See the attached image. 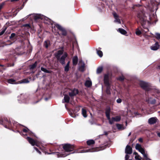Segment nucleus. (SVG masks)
<instances>
[{"instance_id": "1", "label": "nucleus", "mask_w": 160, "mask_h": 160, "mask_svg": "<svg viewBox=\"0 0 160 160\" xmlns=\"http://www.w3.org/2000/svg\"><path fill=\"white\" fill-rule=\"evenodd\" d=\"M0 124L3 125L6 128H12L11 122L10 120L8 119L7 118H4L3 119H0Z\"/></svg>"}, {"instance_id": "2", "label": "nucleus", "mask_w": 160, "mask_h": 160, "mask_svg": "<svg viewBox=\"0 0 160 160\" xmlns=\"http://www.w3.org/2000/svg\"><path fill=\"white\" fill-rule=\"evenodd\" d=\"M139 85L140 87L146 92H149L153 90L150 85L148 83L143 81L140 82Z\"/></svg>"}, {"instance_id": "3", "label": "nucleus", "mask_w": 160, "mask_h": 160, "mask_svg": "<svg viewBox=\"0 0 160 160\" xmlns=\"http://www.w3.org/2000/svg\"><path fill=\"white\" fill-rule=\"evenodd\" d=\"M112 73L111 72H108L106 73L104 75L103 81L105 85H108L110 84L109 81L110 79H112Z\"/></svg>"}, {"instance_id": "4", "label": "nucleus", "mask_w": 160, "mask_h": 160, "mask_svg": "<svg viewBox=\"0 0 160 160\" xmlns=\"http://www.w3.org/2000/svg\"><path fill=\"white\" fill-rule=\"evenodd\" d=\"M137 17L138 18L139 22L142 26L146 24L147 18L145 14L142 12L138 13L137 14Z\"/></svg>"}, {"instance_id": "5", "label": "nucleus", "mask_w": 160, "mask_h": 160, "mask_svg": "<svg viewBox=\"0 0 160 160\" xmlns=\"http://www.w3.org/2000/svg\"><path fill=\"white\" fill-rule=\"evenodd\" d=\"M62 147L64 150L67 152L72 151L75 148L74 145L68 143L63 144Z\"/></svg>"}, {"instance_id": "6", "label": "nucleus", "mask_w": 160, "mask_h": 160, "mask_svg": "<svg viewBox=\"0 0 160 160\" xmlns=\"http://www.w3.org/2000/svg\"><path fill=\"white\" fill-rule=\"evenodd\" d=\"M68 54L66 52H65L61 57L57 58V60L62 65H63L65 64V59L68 57Z\"/></svg>"}, {"instance_id": "7", "label": "nucleus", "mask_w": 160, "mask_h": 160, "mask_svg": "<svg viewBox=\"0 0 160 160\" xmlns=\"http://www.w3.org/2000/svg\"><path fill=\"white\" fill-rule=\"evenodd\" d=\"M70 90L71 91L69 92L68 95L71 99L73 100L74 97L76 96L79 93V91L78 89L75 88H74L73 89H70Z\"/></svg>"}, {"instance_id": "8", "label": "nucleus", "mask_w": 160, "mask_h": 160, "mask_svg": "<svg viewBox=\"0 0 160 160\" xmlns=\"http://www.w3.org/2000/svg\"><path fill=\"white\" fill-rule=\"evenodd\" d=\"M56 27L61 32V34L63 36H66L67 35V32L66 29L58 24H56L54 26V28Z\"/></svg>"}, {"instance_id": "9", "label": "nucleus", "mask_w": 160, "mask_h": 160, "mask_svg": "<svg viewBox=\"0 0 160 160\" xmlns=\"http://www.w3.org/2000/svg\"><path fill=\"white\" fill-rule=\"evenodd\" d=\"M111 111V109L110 108H107L105 110V114L106 116L107 119L109 121V123L110 124H112L113 123V122L114 121L112 119V120H111L110 118V112Z\"/></svg>"}, {"instance_id": "10", "label": "nucleus", "mask_w": 160, "mask_h": 160, "mask_svg": "<svg viewBox=\"0 0 160 160\" xmlns=\"http://www.w3.org/2000/svg\"><path fill=\"white\" fill-rule=\"evenodd\" d=\"M17 35L14 33H12L10 36L9 37V39L10 41H8V42H10V43H8V44H11L13 42H14L17 39Z\"/></svg>"}, {"instance_id": "11", "label": "nucleus", "mask_w": 160, "mask_h": 160, "mask_svg": "<svg viewBox=\"0 0 160 160\" xmlns=\"http://www.w3.org/2000/svg\"><path fill=\"white\" fill-rule=\"evenodd\" d=\"M27 139L29 143L32 146H34V145H36L38 146V143L37 141H35L32 138H30V137H28L27 138Z\"/></svg>"}, {"instance_id": "12", "label": "nucleus", "mask_w": 160, "mask_h": 160, "mask_svg": "<svg viewBox=\"0 0 160 160\" xmlns=\"http://www.w3.org/2000/svg\"><path fill=\"white\" fill-rule=\"evenodd\" d=\"M135 148L136 150H138L142 154H143L144 153V152H145L144 148H142L141 145L138 143H137L136 144Z\"/></svg>"}, {"instance_id": "13", "label": "nucleus", "mask_w": 160, "mask_h": 160, "mask_svg": "<svg viewBox=\"0 0 160 160\" xmlns=\"http://www.w3.org/2000/svg\"><path fill=\"white\" fill-rule=\"evenodd\" d=\"M132 148L129 145H127L125 148V152L127 154H131L132 153Z\"/></svg>"}, {"instance_id": "14", "label": "nucleus", "mask_w": 160, "mask_h": 160, "mask_svg": "<svg viewBox=\"0 0 160 160\" xmlns=\"http://www.w3.org/2000/svg\"><path fill=\"white\" fill-rule=\"evenodd\" d=\"M160 45L158 42L153 45L150 47V48L151 50L154 51H156L159 48Z\"/></svg>"}, {"instance_id": "15", "label": "nucleus", "mask_w": 160, "mask_h": 160, "mask_svg": "<svg viewBox=\"0 0 160 160\" xmlns=\"http://www.w3.org/2000/svg\"><path fill=\"white\" fill-rule=\"evenodd\" d=\"M157 118L155 117L151 118L148 120V123L150 124H153L156 123Z\"/></svg>"}, {"instance_id": "16", "label": "nucleus", "mask_w": 160, "mask_h": 160, "mask_svg": "<svg viewBox=\"0 0 160 160\" xmlns=\"http://www.w3.org/2000/svg\"><path fill=\"white\" fill-rule=\"evenodd\" d=\"M44 18V16L40 14H37L34 16V19L35 20L37 21L40 19H42Z\"/></svg>"}, {"instance_id": "17", "label": "nucleus", "mask_w": 160, "mask_h": 160, "mask_svg": "<svg viewBox=\"0 0 160 160\" xmlns=\"http://www.w3.org/2000/svg\"><path fill=\"white\" fill-rule=\"evenodd\" d=\"M72 61L73 65H76L78 61V57L77 56H74L72 58Z\"/></svg>"}, {"instance_id": "18", "label": "nucleus", "mask_w": 160, "mask_h": 160, "mask_svg": "<svg viewBox=\"0 0 160 160\" xmlns=\"http://www.w3.org/2000/svg\"><path fill=\"white\" fill-rule=\"evenodd\" d=\"M106 87V93L108 95H110L111 94V84H109L108 85H105Z\"/></svg>"}, {"instance_id": "19", "label": "nucleus", "mask_w": 160, "mask_h": 160, "mask_svg": "<svg viewBox=\"0 0 160 160\" xmlns=\"http://www.w3.org/2000/svg\"><path fill=\"white\" fill-rule=\"evenodd\" d=\"M63 50H59L58 51L57 53L55 54V56L56 58H57L61 57V55H62L63 54Z\"/></svg>"}, {"instance_id": "20", "label": "nucleus", "mask_w": 160, "mask_h": 160, "mask_svg": "<svg viewBox=\"0 0 160 160\" xmlns=\"http://www.w3.org/2000/svg\"><path fill=\"white\" fill-rule=\"evenodd\" d=\"M37 65V62L36 61L33 64L29 65V67L30 70H32L35 68Z\"/></svg>"}, {"instance_id": "21", "label": "nucleus", "mask_w": 160, "mask_h": 160, "mask_svg": "<svg viewBox=\"0 0 160 160\" xmlns=\"http://www.w3.org/2000/svg\"><path fill=\"white\" fill-rule=\"evenodd\" d=\"M70 98L69 96L68 95H64V102L68 103L69 102Z\"/></svg>"}, {"instance_id": "22", "label": "nucleus", "mask_w": 160, "mask_h": 160, "mask_svg": "<svg viewBox=\"0 0 160 160\" xmlns=\"http://www.w3.org/2000/svg\"><path fill=\"white\" fill-rule=\"evenodd\" d=\"M86 143L88 146H92L95 143V142L94 140L91 139L87 141Z\"/></svg>"}, {"instance_id": "23", "label": "nucleus", "mask_w": 160, "mask_h": 160, "mask_svg": "<svg viewBox=\"0 0 160 160\" xmlns=\"http://www.w3.org/2000/svg\"><path fill=\"white\" fill-rule=\"evenodd\" d=\"M148 102L151 104H154L156 103V100L155 99L150 98L148 99Z\"/></svg>"}, {"instance_id": "24", "label": "nucleus", "mask_w": 160, "mask_h": 160, "mask_svg": "<svg viewBox=\"0 0 160 160\" xmlns=\"http://www.w3.org/2000/svg\"><path fill=\"white\" fill-rule=\"evenodd\" d=\"M92 85V83L91 81L89 80H87L85 83L86 86L88 87H90Z\"/></svg>"}, {"instance_id": "25", "label": "nucleus", "mask_w": 160, "mask_h": 160, "mask_svg": "<svg viewBox=\"0 0 160 160\" xmlns=\"http://www.w3.org/2000/svg\"><path fill=\"white\" fill-rule=\"evenodd\" d=\"M118 31L121 34H122L125 35L126 34H127V31L125 30L122 28H119Z\"/></svg>"}, {"instance_id": "26", "label": "nucleus", "mask_w": 160, "mask_h": 160, "mask_svg": "<svg viewBox=\"0 0 160 160\" xmlns=\"http://www.w3.org/2000/svg\"><path fill=\"white\" fill-rule=\"evenodd\" d=\"M41 69L42 71L48 73H51L52 72V71L48 70L42 67L41 68Z\"/></svg>"}, {"instance_id": "27", "label": "nucleus", "mask_w": 160, "mask_h": 160, "mask_svg": "<svg viewBox=\"0 0 160 160\" xmlns=\"http://www.w3.org/2000/svg\"><path fill=\"white\" fill-rule=\"evenodd\" d=\"M97 54L100 57H102L103 56V53L100 50H98V49H96Z\"/></svg>"}, {"instance_id": "28", "label": "nucleus", "mask_w": 160, "mask_h": 160, "mask_svg": "<svg viewBox=\"0 0 160 160\" xmlns=\"http://www.w3.org/2000/svg\"><path fill=\"white\" fill-rule=\"evenodd\" d=\"M7 82L8 83L13 84L15 83L16 81L13 79L10 78L8 80Z\"/></svg>"}, {"instance_id": "29", "label": "nucleus", "mask_w": 160, "mask_h": 160, "mask_svg": "<svg viewBox=\"0 0 160 160\" xmlns=\"http://www.w3.org/2000/svg\"><path fill=\"white\" fill-rule=\"evenodd\" d=\"M82 114L83 115V116L85 117V118H86L87 117V111H86V110L84 109V108H82Z\"/></svg>"}, {"instance_id": "30", "label": "nucleus", "mask_w": 160, "mask_h": 160, "mask_svg": "<svg viewBox=\"0 0 160 160\" xmlns=\"http://www.w3.org/2000/svg\"><path fill=\"white\" fill-rule=\"evenodd\" d=\"M121 117L120 116H117L115 117H112V119L114 121L118 122L121 120Z\"/></svg>"}, {"instance_id": "31", "label": "nucleus", "mask_w": 160, "mask_h": 160, "mask_svg": "<svg viewBox=\"0 0 160 160\" xmlns=\"http://www.w3.org/2000/svg\"><path fill=\"white\" fill-rule=\"evenodd\" d=\"M7 29V27H4L2 29H1L0 31V36H2L4 34Z\"/></svg>"}, {"instance_id": "32", "label": "nucleus", "mask_w": 160, "mask_h": 160, "mask_svg": "<svg viewBox=\"0 0 160 160\" xmlns=\"http://www.w3.org/2000/svg\"><path fill=\"white\" fill-rule=\"evenodd\" d=\"M26 136L28 135L31 137H34L35 136L34 133H33L32 131L29 130L27 134L25 135Z\"/></svg>"}, {"instance_id": "33", "label": "nucleus", "mask_w": 160, "mask_h": 160, "mask_svg": "<svg viewBox=\"0 0 160 160\" xmlns=\"http://www.w3.org/2000/svg\"><path fill=\"white\" fill-rule=\"evenodd\" d=\"M85 64L83 63L79 68V70L81 72H83L85 70Z\"/></svg>"}, {"instance_id": "34", "label": "nucleus", "mask_w": 160, "mask_h": 160, "mask_svg": "<svg viewBox=\"0 0 160 160\" xmlns=\"http://www.w3.org/2000/svg\"><path fill=\"white\" fill-rule=\"evenodd\" d=\"M50 45L49 42L45 41L44 43V46L46 48H48V46Z\"/></svg>"}, {"instance_id": "35", "label": "nucleus", "mask_w": 160, "mask_h": 160, "mask_svg": "<svg viewBox=\"0 0 160 160\" xmlns=\"http://www.w3.org/2000/svg\"><path fill=\"white\" fill-rule=\"evenodd\" d=\"M103 68L102 67H98L97 70V74H100L102 71Z\"/></svg>"}, {"instance_id": "36", "label": "nucleus", "mask_w": 160, "mask_h": 160, "mask_svg": "<svg viewBox=\"0 0 160 160\" xmlns=\"http://www.w3.org/2000/svg\"><path fill=\"white\" fill-rule=\"evenodd\" d=\"M113 15L115 18L117 20V22H120V20L119 19H118V16L116 12L113 13Z\"/></svg>"}, {"instance_id": "37", "label": "nucleus", "mask_w": 160, "mask_h": 160, "mask_svg": "<svg viewBox=\"0 0 160 160\" xmlns=\"http://www.w3.org/2000/svg\"><path fill=\"white\" fill-rule=\"evenodd\" d=\"M21 83H28L29 81L27 78L23 79L20 81Z\"/></svg>"}, {"instance_id": "38", "label": "nucleus", "mask_w": 160, "mask_h": 160, "mask_svg": "<svg viewBox=\"0 0 160 160\" xmlns=\"http://www.w3.org/2000/svg\"><path fill=\"white\" fill-rule=\"evenodd\" d=\"M142 154L143 155V157L145 160H151V159H149V158H148L147 155V154H145V152H144V153H143V154Z\"/></svg>"}, {"instance_id": "39", "label": "nucleus", "mask_w": 160, "mask_h": 160, "mask_svg": "<svg viewBox=\"0 0 160 160\" xmlns=\"http://www.w3.org/2000/svg\"><path fill=\"white\" fill-rule=\"evenodd\" d=\"M116 126L118 129H121L122 127V125L118 123L116 124Z\"/></svg>"}, {"instance_id": "40", "label": "nucleus", "mask_w": 160, "mask_h": 160, "mask_svg": "<svg viewBox=\"0 0 160 160\" xmlns=\"http://www.w3.org/2000/svg\"><path fill=\"white\" fill-rule=\"evenodd\" d=\"M136 34L138 36H139L141 34L142 32H141L139 30V29H137L136 32H135Z\"/></svg>"}, {"instance_id": "41", "label": "nucleus", "mask_w": 160, "mask_h": 160, "mask_svg": "<svg viewBox=\"0 0 160 160\" xmlns=\"http://www.w3.org/2000/svg\"><path fill=\"white\" fill-rule=\"evenodd\" d=\"M69 69V66L66 65L64 67V71L66 72H68Z\"/></svg>"}, {"instance_id": "42", "label": "nucleus", "mask_w": 160, "mask_h": 160, "mask_svg": "<svg viewBox=\"0 0 160 160\" xmlns=\"http://www.w3.org/2000/svg\"><path fill=\"white\" fill-rule=\"evenodd\" d=\"M118 79L120 81H122L124 80V77L123 76L119 77Z\"/></svg>"}, {"instance_id": "43", "label": "nucleus", "mask_w": 160, "mask_h": 160, "mask_svg": "<svg viewBox=\"0 0 160 160\" xmlns=\"http://www.w3.org/2000/svg\"><path fill=\"white\" fill-rule=\"evenodd\" d=\"M29 130V129L25 127V128H23L22 129V131L23 132H25L27 134Z\"/></svg>"}, {"instance_id": "44", "label": "nucleus", "mask_w": 160, "mask_h": 160, "mask_svg": "<svg viewBox=\"0 0 160 160\" xmlns=\"http://www.w3.org/2000/svg\"><path fill=\"white\" fill-rule=\"evenodd\" d=\"M156 39H160V33H156Z\"/></svg>"}, {"instance_id": "45", "label": "nucleus", "mask_w": 160, "mask_h": 160, "mask_svg": "<svg viewBox=\"0 0 160 160\" xmlns=\"http://www.w3.org/2000/svg\"><path fill=\"white\" fill-rule=\"evenodd\" d=\"M135 158L138 160H141V158L140 156L138 155L137 156H136L135 157Z\"/></svg>"}, {"instance_id": "46", "label": "nucleus", "mask_w": 160, "mask_h": 160, "mask_svg": "<svg viewBox=\"0 0 160 160\" xmlns=\"http://www.w3.org/2000/svg\"><path fill=\"white\" fill-rule=\"evenodd\" d=\"M80 110V107L79 106H76L74 110L75 112H77Z\"/></svg>"}, {"instance_id": "47", "label": "nucleus", "mask_w": 160, "mask_h": 160, "mask_svg": "<svg viewBox=\"0 0 160 160\" xmlns=\"http://www.w3.org/2000/svg\"><path fill=\"white\" fill-rule=\"evenodd\" d=\"M34 149L37 151V152H38L39 154H41V152L36 147H34Z\"/></svg>"}, {"instance_id": "48", "label": "nucleus", "mask_w": 160, "mask_h": 160, "mask_svg": "<svg viewBox=\"0 0 160 160\" xmlns=\"http://www.w3.org/2000/svg\"><path fill=\"white\" fill-rule=\"evenodd\" d=\"M122 101V100L121 98H119L117 100L116 102L118 103H120Z\"/></svg>"}, {"instance_id": "49", "label": "nucleus", "mask_w": 160, "mask_h": 160, "mask_svg": "<svg viewBox=\"0 0 160 160\" xmlns=\"http://www.w3.org/2000/svg\"><path fill=\"white\" fill-rule=\"evenodd\" d=\"M97 149L96 148H92L91 149H89V151L91 152H93L96 151Z\"/></svg>"}, {"instance_id": "50", "label": "nucleus", "mask_w": 160, "mask_h": 160, "mask_svg": "<svg viewBox=\"0 0 160 160\" xmlns=\"http://www.w3.org/2000/svg\"><path fill=\"white\" fill-rule=\"evenodd\" d=\"M128 154H127L125 156V160H128L130 157L128 155Z\"/></svg>"}, {"instance_id": "51", "label": "nucleus", "mask_w": 160, "mask_h": 160, "mask_svg": "<svg viewBox=\"0 0 160 160\" xmlns=\"http://www.w3.org/2000/svg\"><path fill=\"white\" fill-rule=\"evenodd\" d=\"M45 19L47 21L49 22H50L51 23V24H52L51 22V20L49 18H48L47 17H46L45 18Z\"/></svg>"}, {"instance_id": "52", "label": "nucleus", "mask_w": 160, "mask_h": 160, "mask_svg": "<svg viewBox=\"0 0 160 160\" xmlns=\"http://www.w3.org/2000/svg\"><path fill=\"white\" fill-rule=\"evenodd\" d=\"M138 141L141 142H143V139L142 138H140L138 139Z\"/></svg>"}, {"instance_id": "53", "label": "nucleus", "mask_w": 160, "mask_h": 160, "mask_svg": "<svg viewBox=\"0 0 160 160\" xmlns=\"http://www.w3.org/2000/svg\"><path fill=\"white\" fill-rule=\"evenodd\" d=\"M25 27H30V25L29 24H25L24 25Z\"/></svg>"}, {"instance_id": "54", "label": "nucleus", "mask_w": 160, "mask_h": 160, "mask_svg": "<svg viewBox=\"0 0 160 160\" xmlns=\"http://www.w3.org/2000/svg\"><path fill=\"white\" fill-rule=\"evenodd\" d=\"M108 134V132H106V131H105L104 132V134L106 135H107Z\"/></svg>"}, {"instance_id": "55", "label": "nucleus", "mask_w": 160, "mask_h": 160, "mask_svg": "<svg viewBox=\"0 0 160 160\" xmlns=\"http://www.w3.org/2000/svg\"><path fill=\"white\" fill-rule=\"evenodd\" d=\"M70 63V61H68V62L67 63L66 65H68V66H69Z\"/></svg>"}, {"instance_id": "56", "label": "nucleus", "mask_w": 160, "mask_h": 160, "mask_svg": "<svg viewBox=\"0 0 160 160\" xmlns=\"http://www.w3.org/2000/svg\"><path fill=\"white\" fill-rule=\"evenodd\" d=\"M133 154L135 155H136V156H137L138 155V153L137 152H134Z\"/></svg>"}, {"instance_id": "57", "label": "nucleus", "mask_w": 160, "mask_h": 160, "mask_svg": "<svg viewBox=\"0 0 160 160\" xmlns=\"http://www.w3.org/2000/svg\"><path fill=\"white\" fill-rule=\"evenodd\" d=\"M60 155H61V157H65L66 156V155H65L64 154H61Z\"/></svg>"}, {"instance_id": "58", "label": "nucleus", "mask_w": 160, "mask_h": 160, "mask_svg": "<svg viewBox=\"0 0 160 160\" xmlns=\"http://www.w3.org/2000/svg\"><path fill=\"white\" fill-rule=\"evenodd\" d=\"M157 135L158 137L160 138V132H158L157 133Z\"/></svg>"}, {"instance_id": "59", "label": "nucleus", "mask_w": 160, "mask_h": 160, "mask_svg": "<svg viewBox=\"0 0 160 160\" xmlns=\"http://www.w3.org/2000/svg\"><path fill=\"white\" fill-rule=\"evenodd\" d=\"M18 132L20 133V134L21 135H22H22H23V134H22V131L20 132L19 131H18Z\"/></svg>"}, {"instance_id": "60", "label": "nucleus", "mask_w": 160, "mask_h": 160, "mask_svg": "<svg viewBox=\"0 0 160 160\" xmlns=\"http://www.w3.org/2000/svg\"><path fill=\"white\" fill-rule=\"evenodd\" d=\"M14 65V63H12V64L10 66H13Z\"/></svg>"}, {"instance_id": "61", "label": "nucleus", "mask_w": 160, "mask_h": 160, "mask_svg": "<svg viewBox=\"0 0 160 160\" xmlns=\"http://www.w3.org/2000/svg\"><path fill=\"white\" fill-rule=\"evenodd\" d=\"M105 146H106V148L107 147V146L108 147H109V146H108V145H107V144L105 145Z\"/></svg>"}, {"instance_id": "62", "label": "nucleus", "mask_w": 160, "mask_h": 160, "mask_svg": "<svg viewBox=\"0 0 160 160\" xmlns=\"http://www.w3.org/2000/svg\"><path fill=\"white\" fill-rule=\"evenodd\" d=\"M99 50H100L101 49V48L99 47L98 48Z\"/></svg>"}, {"instance_id": "63", "label": "nucleus", "mask_w": 160, "mask_h": 160, "mask_svg": "<svg viewBox=\"0 0 160 160\" xmlns=\"http://www.w3.org/2000/svg\"><path fill=\"white\" fill-rule=\"evenodd\" d=\"M0 66L3 67V65H1V64H0Z\"/></svg>"}, {"instance_id": "64", "label": "nucleus", "mask_w": 160, "mask_h": 160, "mask_svg": "<svg viewBox=\"0 0 160 160\" xmlns=\"http://www.w3.org/2000/svg\"><path fill=\"white\" fill-rule=\"evenodd\" d=\"M57 148H58V147H57V146L56 147H55V149H56Z\"/></svg>"}]
</instances>
